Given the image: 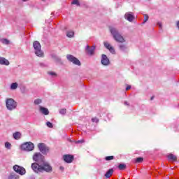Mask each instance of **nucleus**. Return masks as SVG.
Masks as SVG:
<instances>
[{"label":"nucleus","mask_w":179,"mask_h":179,"mask_svg":"<svg viewBox=\"0 0 179 179\" xmlns=\"http://www.w3.org/2000/svg\"><path fill=\"white\" fill-rule=\"evenodd\" d=\"M124 106H129V103L128 101H125L124 103Z\"/></svg>","instance_id":"41"},{"label":"nucleus","mask_w":179,"mask_h":179,"mask_svg":"<svg viewBox=\"0 0 179 179\" xmlns=\"http://www.w3.org/2000/svg\"><path fill=\"white\" fill-rule=\"evenodd\" d=\"M1 42L3 44H6V45H9V43H10L9 40H8V39H6V38L1 39Z\"/></svg>","instance_id":"28"},{"label":"nucleus","mask_w":179,"mask_h":179,"mask_svg":"<svg viewBox=\"0 0 179 179\" xmlns=\"http://www.w3.org/2000/svg\"><path fill=\"white\" fill-rule=\"evenodd\" d=\"M46 125H47V127H48V128H53L54 127V125L52 124V123H51V122H47Z\"/></svg>","instance_id":"35"},{"label":"nucleus","mask_w":179,"mask_h":179,"mask_svg":"<svg viewBox=\"0 0 179 179\" xmlns=\"http://www.w3.org/2000/svg\"><path fill=\"white\" fill-rule=\"evenodd\" d=\"M66 36H67V37L71 38L73 37V36H75V32H73V31H69L66 32Z\"/></svg>","instance_id":"22"},{"label":"nucleus","mask_w":179,"mask_h":179,"mask_svg":"<svg viewBox=\"0 0 179 179\" xmlns=\"http://www.w3.org/2000/svg\"><path fill=\"white\" fill-rule=\"evenodd\" d=\"M66 58L69 62H71L74 65H78V66H80V65H82L80 61L72 55H67Z\"/></svg>","instance_id":"5"},{"label":"nucleus","mask_w":179,"mask_h":179,"mask_svg":"<svg viewBox=\"0 0 179 179\" xmlns=\"http://www.w3.org/2000/svg\"><path fill=\"white\" fill-rule=\"evenodd\" d=\"M34 149V144L31 142H27L21 145V150L31 152Z\"/></svg>","instance_id":"4"},{"label":"nucleus","mask_w":179,"mask_h":179,"mask_svg":"<svg viewBox=\"0 0 179 179\" xmlns=\"http://www.w3.org/2000/svg\"><path fill=\"white\" fill-rule=\"evenodd\" d=\"M13 170L15 171V173L20 174V176L26 174V169L22 166H19V165H15L13 166Z\"/></svg>","instance_id":"10"},{"label":"nucleus","mask_w":179,"mask_h":179,"mask_svg":"<svg viewBox=\"0 0 179 179\" xmlns=\"http://www.w3.org/2000/svg\"><path fill=\"white\" fill-rule=\"evenodd\" d=\"M31 169L35 173H41V165L37 163L31 164Z\"/></svg>","instance_id":"12"},{"label":"nucleus","mask_w":179,"mask_h":179,"mask_svg":"<svg viewBox=\"0 0 179 179\" xmlns=\"http://www.w3.org/2000/svg\"><path fill=\"white\" fill-rule=\"evenodd\" d=\"M9 64V60L6 59L5 57H0V65H6L8 66Z\"/></svg>","instance_id":"16"},{"label":"nucleus","mask_w":179,"mask_h":179,"mask_svg":"<svg viewBox=\"0 0 179 179\" xmlns=\"http://www.w3.org/2000/svg\"><path fill=\"white\" fill-rule=\"evenodd\" d=\"M136 163H142L143 162V157H138L135 160Z\"/></svg>","instance_id":"34"},{"label":"nucleus","mask_w":179,"mask_h":179,"mask_svg":"<svg viewBox=\"0 0 179 179\" xmlns=\"http://www.w3.org/2000/svg\"><path fill=\"white\" fill-rule=\"evenodd\" d=\"M131 89V85H128L127 87H126V91L128 92V90H129Z\"/></svg>","instance_id":"40"},{"label":"nucleus","mask_w":179,"mask_h":179,"mask_svg":"<svg viewBox=\"0 0 179 179\" xmlns=\"http://www.w3.org/2000/svg\"><path fill=\"white\" fill-rule=\"evenodd\" d=\"M8 179H19V176H17L16 174H10L8 176Z\"/></svg>","instance_id":"25"},{"label":"nucleus","mask_w":179,"mask_h":179,"mask_svg":"<svg viewBox=\"0 0 179 179\" xmlns=\"http://www.w3.org/2000/svg\"><path fill=\"white\" fill-rule=\"evenodd\" d=\"M92 122H99V119L97 117H94L92 119Z\"/></svg>","instance_id":"37"},{"label":"nucleus","mask_w":179,"mask_h":179,"mask_svg":"<svg viewBox=\"0 0 179 179\" xmlns=\"http://www.w3.org/2000/svg\"><path fill=\"white\" fill-rule=\"evenodd\" d=\"M41 99H37L34 101V104L38 105V104H41Z\"/></svg>","instance_id":"36"},{"label":"nucleus","mask_w":179,"mask_h":179,"mask_svg":"<svg viewBox=\"0 0 179 179\" xmlns=\"http://www.w3.org/2000/svg\"><path fill=\"white\" fill-rule=\"evenodd\" d=\"M40 111L42 113V114H44V115H48L50 114L48 109L43 106H40Z\"/></svg>","instance_id":"18"},{"label":"nucleus","mask_w":179,"mask_h":179,"mask_svg":"<svg viewBox=\"0 0 179 179\" xmlns=\"http://www.w3.org/2000/svg\"><path fill=\"white\" fill-rule=\"evenodd\" d=\"M101 62L102 65H104L105 66L110 65V59H108V57H107V55H102Z\"/></svg>","instance_id":"13"},{"label":"nucleus","mask_w":179,"mask_h":179,"mask_svg":"<svg viewBox=\"0 0 179 179\" xmlns=\"http://www.w3.org/2000/svg\"><path fill=\"white\" fill-rule=\"evenodd\" d=\"M42 1H45V0H42Z\"/></svg>","instance_id":"46"},{"label":"nucleus","mask_w":179,"mask_h":179,"mask_svg":"<svg viewBox=\"0 0 179 179\" xmlns=\"http://www.w3.org/2000/svg\"><path fill=\"white\" fill-rule=\"evenodd\" d=\"M118 169L119 170H125V169H127V165H125V164H120L118 166Z\"/></svg>","instance_id":"24"},{"label":"nucleus","mask_w":179,"mask_h":179,"mask_svg":"<svg viewBox=\"0 0 179 179\" xmlns=\"http://www.w3.org/2000/svg\"><path fill=\"white\" fill-rule=\"evenodd\" d=\"M13 136L14 139H15L16 141H19V139L22 138V133L17 131L13 134Z\"/></svg>","instance_id":"19"},{"label":"nucleus","mask_w":179,"mask_h":179,"mask_svg":"<svg viewBox=\"0 0 179 179\" xmlns=\"http://www.w3.org/2000/svg\"><path fill=\"white\" fill-rule=\"evenodd\" d=\"M153 99H155V97H154V96H152V97L150 98V100H153Z\"/></svg>","instance_id":"45"},{"label":"nucleus","mask_w":179,"mask_h":179,"mask_svg":"<svg viewBox=\"0 0 179 179\" xmlns=\"http://www.w3.org/2000/svg\"><path fill=\"white\" fill-rule=\"evenodd\" d=\"M33 47L35 50V54L37 57H44V52L41 51V45L40 42L36 41L33 43Z\"/></svg>","instance_id":"2"},{"label":"nucleus","mask_w":179,"mask_h":179,"mask_svg":"<svg viewBox=\"0 0 179 179\" xmlns=\"http://www.w3.org/2000/svg\"><path fill=\"white\" fill-rule=\"evenodd\" d=\"M103 45L111 52L112 54H115V50L108 42H103Z\"/></svg>","instance_id":"14"},{"label":"nucleus","mask_w":179,"mask_h":179,"mask_svg":"<svg viewBox=\"0 0 179 179\" xmlns=\"http://www.w3.org/2000/svg\"><path fill=\"white\" fill-rule=\"evenodd\" d=\"M45 171L46 173H52V166L45 161L41 164V173Z\"/></svg>","instance_id":"6"},{"label":"nucleus","mask_w":179,"mask_h":179,"mask_svg":"<svg viewBox=\"0 0 179 179\" xmlns=\"http://www.w3.org/2000/svg\"><path fill=\"white\" fill-rule=\"evenodd\" d=\"M17 86H18V85H17V83H12L11 85H10V89H11L12 90H15L17 89Z\"/></svg>","instance_id":"23"},{"label":"nucleus","mask_w":179,"mask_h":179,"mask_svg":"<svg viewBox=\"0 0 179 179\" xmlns=\"http://www.w3.org/2000/svg\"><path fill=\"white\" fill-rule=\"evenodd\" d=\"M59 169H60L62 171H64V170L65 168H64V166H60Z\"/></svg>","instance_id":"43"},{"label":"nucleus","mask_w":179,"mask_h":179,"mask_svg":"<svg viewBox=\"0 0 179 179\" xmlns=\"http://www.w3.org/2000/svg\"><path fill=\"white\" fill-rule=\"evenodd\" d=\"M106 162H110V160H114V156H107L105 157Z\"/></svg>","instance_id":"32"},{"label":"nucleus","mask_w":179,"mask_h":179,"mask_svg":"<svg viewBox=\"0 0 179 179\" xmlns=\"http://www.w3.org/2000/svg\"><path fill=\"white\" fill-rule=\"evenodd\" d=\"M157 26H159V27L160 28V29H162V22H157Z\"/></svg>","instance_id":"39"},{"label":"nucleus","mask_w":179,"mask_h":179,"mask_svg":"<svg viewBox=\"0 0 179 179\" xmlns=\"http://www.w3.org/2000/svg\"><path fill=\"white\" fill-rule=\"evenodd\" d=\"M110 31L115 41H117V43H125V39L122 36H121V34H120L118 29L114 27H111L110 28Z\"/></svg>","instance_id":"1"},{"label":"nucleus","mask_w":179,"mask_h":179,"mask_svg":"<svg viewBox=\"0 0 179 179\" xmlns=\"http://www.w3.org/2000/svg\"><path fill=\"white\" fill-rule=\"evenodd\" d=\"M124 19L128 20V22H132L135 20V16L134 15V13L132 12H127L124 15Z\"/></svg>","instance_id":"11"},{"label":"nucleus","mask_w":179,"mask_h":179,"mask_svg":"<svg viewBox=\"0 0 179 179\" xmlns=\"http://www.w3.org/2000/svg\"><path fill=\"white\" fill-rule=\"evenodd\" d=\"M85 143V140H79L76 141V143Z\"/></svg>","instance_id":"38"},{"label":"nucleus","mask_w":179,"mask_h":179,"mask_svg":"<svg viewBox=\"0 0 179 179\" xmlns=\"http://www.w3.org/2000/svg\"><path fill=\"white\" fill-rule=\"evenodd\" d=\"M6 106L10 111H12V110H15L17 107V103L13 99L9 98L6 99Z\"/></svg>","instance_id":"3"},{"label":"nucleus","mask_w":179,"mask_h":179,"mask_svg":"<svg viewBox=\"0 0 179 179\" xmlns=\"http://www.w3.org/2000/svg\"><path fill=\"white\" fill-rule=\"evenodd\" d=\"M38 149L43 155H47L50 152V148L45 144L41 143L38 145Z\"/></svg>","instance_id":"7"},{"label":"nucleus","mask_w":179,"mask_h":179,"mask_svg":"<svg viewBox=\"0 0 179 179\" xmlns=\"http://www.w3.org/2000/svg\"><path fill=\"white\" fill-rule=\"evenodd\" d=\"M96 50V46L92 45L90 47V45H87L85 48V52L87 54V55H90V57H93L94 55V51Z\"/></svg>","instance_id":"9"},{"label":"nucleus","mask_w":179,"mask_h":179,"mask_svg":"<svg viewBox=\"0 0 179 179\" xmlns=\"http://www.w3.org/2000/svg\"><path fill=\"white\" fill-rule=\"evenodd\" d=\"M169 160H171V162H177V156L173 155V154H169L167 156Z\"/></svg>","instance_id":"21"},{"label":"nucleus","mask_w":179,"mask_h":179,"mask_svg":"<svg viewBox=\"0 0 179 179\" xmlns=\"http://www.w3.org/2000/svg\"><path fill=\"white\" fill-rule=\"evenodd\" d=\"M5 148H6V149H10V148H12V144L9 142H6L5 143Z\"/></svg>","instance_id":"33"},{"label":"nucleus","mask_w":179,"mask_h":179,"mask_svg":"<svg viewBox=\"0 0 179 179\" xmlns=\"http://www.w3.org/2000/svg\"><path fill=\"white\" fill-rule=\"evenodd\" d=\"M59 114H62V115H65V114H66V108L60 109Z\"/></svg>","instance_id":"31"},{"label":"nucleus","mask_w":179,"mask_h":179,"mask_svg":"<svg viewBox=\"0 0 179 179\" xmlns=\"http://www.w3.org/2000/svg\"><path fill=\"white\" fill-rule=\"evenodd\" d=\"M120 50L121 51H126L127 50V45H124V44H121L119 45Z\"/></svg>","instance_id":"29"},{"label":"nucleus","mask_w":179,"mask_h":179,"mask_svg":"<svg viewBox=\"0 0 179 179\" xmlns=\"http://www.w3.org/2000/svg\"><path fill=\"white\" fill-rule=\"evenodd\" d=\"M33 160L38 162V163H44V156L40 152H36L33 156Z\"/></svg>","instance_id":"8"},{"label":"nucleus","mask_w":179,"mask_h":179,"mask_svg":"<svg viewBox=\"0 0 179 179\" xmlns=\"http://www.w3.org/2000/svg\"><path fill=\"white\" fill-rule=\"evenodd\" d=\"M52 58L54 59L55 62H56L57 64H59L60 65H62V60L61 59V58L58 56L56 55H52Z\"/></svg>","instance_id":"17"},{"label":"nucleus","mask_w":179,"mask_h":179,"mask_svg":"<svg viewBox=\"0 0 179 179\" xmlns=\"http://www.w3.org/2000/svg\"><path fill=\"white\" fill-rule=\"evenodd\" d=\"M71 5H76V6H80V3L79 0H73L71 2Z\"/></svg>","instance_id":"26"},{"label":"nucleus","mask_w":179,"mask_h":179,"mask_svg":"<svg viewBox=\"0 0 179 179\" xmlns=\"http://www.w3.org/2000/svg\"><path fill=\"white\" fill-rule=\"evenodd\" d=\"M143 16H144V20L143 22V24H145V23L149 20V15L148 14H144Z\"/></svg>","instance_id":"27"},{"label":"nucleus","mask_w":179,"mask_h":179,"mask_svg":"<svg viewBox=\"0 0 179 179\" xmlns=\"http://www.w3.org/2000/svg\"><path fill=\"white\" fill-rule=\"evenodd\" d=\"M27 1H29V0H22V2H26Z\"/></svg>","instance_id":"44"},{"label":"nucleus","mask_w":179,"mask_h":179,"mask_svg":"<svg viewBox=\"0 0 179 179\" xmlns=\"http://www.w3.org/2000/svg\"><path fill=\"white\" fill-rule=\"evenodd\" d=\"M39 65L40 66H45V64H44L43 63H40Z\"/></svg>","instance_id":"42"},{"label":"nucleus","mask_w":179,"mask_h":179,"mask_svg":"<svg viewBox=\"0 0 179 179\" xmlns=\"http://www.w3.org/2000/svg\"><path fill=\"white\" fill-rule=\"evenodd\" d=\"M48 73L50 76H54L55 78H57V76H58V75L57 74V73L54 72V71H49L48 72Z\"/></svg>","instance_id":"30"},{"label":"nucleus","mask_w":179,"mask_h":179,"mask_svg":"<svg viewBox=\"0 0 179 179\" xmlns=\"http://www.w3.org/2000/svg\"><path fill=\"white\" fill-rule=\"evenodd\" d=\"M63 159L66 163H72V162H73V156L71 155H64Z\"/></svg>","instance_id":"15"},{"label":"nucleus","mask_w":179,"mask_h":179,"mask_svg":"<svg viewBox=\"0 0 179 179\" xmlns=\"http://www.w3.org/2000/svg\"><path fill=\"white\" fill-rule=\"evenodd\" d=\"M113 173H114V169H109L105 174L106 178H110V177H111V176H113Z\"/></svg>","instance_id":"20"}]
</instances>
